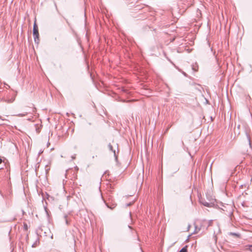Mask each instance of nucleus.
<instances>
[{
	"label": "nucleus",
	"instance_id": "f257e3e1",
	"mask_svg": "<svg viewBox=\"0 0 252 252\" xmlns=\"http://www.w3.org/2000/svg\"><path fill=\"white\" fill-rule=\"evenodd\" d=\"M220 209L228 217H231L233 214V207L230 204L222 205Z\"/></svg>",
	"mask_w": 252,
	"mask_h": 252
},
{
	"label": "nucleus",
	"instance_id": "f03ea898",
	"mask_svg": "<svg viewBox=\"0 0 252 252\" xmlns=\"http://www.w3.org/2000/svg\"><path fill=\"white\" fill-rule=\"evenodd\" d=\"M33 36L34 40L35 42L38 43L39 41V33H38V27L36 24L35 21L34 22V24H33Z\"/></svg>",
	"mask_w": 252,
	"mask_h": 252
},
{
	"label": "nucleus",
	"instance_id": "7ed1b4c3",
	"mask_svg": "<svg viewBox=\"0 0 252 252\" xmlns=\"http://www.w3.org/2000/svg\"><path fill=\"white\" fill-rule=\"evenodd\" d=\"M108 147L109 150L110 151H111L113 153L114 156L115 158V160L117 161L118 159V156L116 155V150L113 149V146L110 143H109L108 144Z\"/></svg>",
	"mask_w": 252,
	"mask_h": 252
},
{
	"label": "nucleus",
	"instance_id": "20e7f679",
	"mask_svg": "<svg viewBox=\"0 0 252 252\" xmlns=\"http://www.w3.org/2000/svg\"><path fill=\"white\" fill-rule=\"evenodd\" d=\"M229 235L231 236H233L238 238L240 237V235L239 233H235V232H230Z\"/></svg>",
	"mask_w": 252,
	"mask_h": 252
},
{
	"label": "nucleus",
	"instance_id": "39448f33",
	"mask_svg": "<svg viewBox=\"0 0 252 252\" xmlns=\"http://www.w3.org/2000/svg\"><path fill=\"white\" fill-rule=\"evenodd\" d=\"M179 252H188L187 246L184 247Z\"/></svg>",
	"mask_w": 252,
	"mask_h": 252
},
{
	"label": "nucleus",
	"instance_id": "423d86ee",
	"mask_svg": "<svg viewBox=\"0 0 252 252\" xmlns=\"http://www.w3.org/2000/svg\"><path fill=\"white\" fill-rule=\"evenodd\" d=\"M101 198H102V200H103L104 202L106 204V206H107V207H108V208H110L111 209H113V208L115 207V206H114L113 207H110V206L108 205V204L106 203V202H105V200L103 199V197L102 195V194H101Z\"/></svg>",
	"mask_w": 252,
	"mask_h": 252
},
{
	"label": "nucleus",
	"instance_id": "0eeeda50",
	"mask_svg": "<svg viewBox=\"0 0 252 252\" xmlns=\"http://www.w3.org/2000/svg\"><path fill=\"white\" fill-rule=\"evenodd\" d=\"M202 203L203 204V205L205 206H206V207H211V204L207 202H202Z\"/></svg>",
	"mask_w": 252,
	"mask_h": 252
},
{
	"label": "nucleus",
	"instance_id": "6e6552de",
	"mask_svg": "<svg viewBox=\"0 0 252 252\" xmlns=\"http://www.w3.org/2000/svg\"><path fill=\"white\" fill-rule=\"evenodd\" d=\"M247 140H248V142L249 145L250 147L251 148V143L250 138V136L247 134Z\"/></svg>",
	"mask_w": 252,
	"mask_h": 252
},
{
	"label": "nucleus",
	"instance_id": "1a4fd4ad",
	"mask_svg": "<svg viewBox=\"0 0 252 252\" xmlns=\"http://www.w3.org/2000/svg\"><path fill=\"white\" fill-rule=\"evenodd\" d=\"M200 230V228H198L196 226H195V230L193 233H197Z\"/></svg>",
	"mask_w": 252,
	"mask_h": 252
},
{
	"label": "nucleus",
	"instance_id": "9d476101",
	"mask_svg": "<svg viewBox=\"0 0 252 252\" xmlns=\"http://www.w3.org/2000/svg\"><path fill=\"white\" fill-rule=\"evenodd\" d=\"M64 219H65V223L67 224V225H68L69 224V222L68 221V220L67 219V216L66 215H65L64 217Z\"/></svg>",
	"mask_w": 252,
	"mask_h": 252
},
{
	"label": "nucleus",
	"instance_id": "9b49d317",
	"mask_svg": "<svg viewBox=\"0 0 252 252\" xmlns=\"http://www.w3.org/2000/svg\"><path fill=\"white\" fill-rule=\"evenodd\" d=\"M28 113V112H26L25 114H19L16 115V116H19V117H23V116L27 115Z\"/></svg>",
	"mask_w": 252,
	"mask_h": 252
},
{
	"label": "nucleus",
	"instance_id": "f8f14e48",
	"mask_svg": "<svg viewBox=\"0 0 252 252\" xmlns=\"http://www.w3.org/2000/svg\"><path fill=\"white\" fill-rule=\"evenodd\" d=\"M24 228L25 230H27L28 229V226L27 223H24Z\"/></svg>",
	"mask_w": 252,
	"mask_h": 252
},
{
	"label": "nucleus",
	"instance_id": "ddd939ff",
	"mask_svg": "<svg viewBox=\"0 0 252 252\" xmlns=\"http://www.w3.org/2000/svg\"><path fill=\"white\" fill-rule=\"evenodd\" d=\"M250 250L252 252V245H250L249 247Z\"/></svg>",
	"mask_w": 252,
	"mask_h": 252
},
{
	"label": "nucleus",
	"instance_id": "4468645a",
	"mask_svg": "<svg viewBox=\"0 0 252 252\" xmlns=\"http://www.w3.org/2000/svg\"><path fill=\"white\" fill-rule=\"evenodd\" d=\"M35 108H33L32 109V112H34L35 111Z\"/></svg>",
	"mask_w": 252,
	"mask_h": 252
},
{
	"label": "nucleus",
	"instance_id": "2eb2a0df",
	"mask_svg": "<svg viewBox=\"0 0 252 252\" xmlns=\"http://www.w3.org/2000/svg\"><path fill=\"white\" fill-rule=\"evenodd\" d=\"M131 204H132V203H129L128 204H127L126 206H129L131 205Z\"/></svg>",
	"mask_w": 252,
	"mask_h": 252
},
{
	"label": "nucleus",
	"instance_id": "dca6fc26",
	"mask_svg": "<svg viewBox=\"0 0 252 252\" xmlns=\"http://www.w3.org/2000/svg\"><path fill=\"white\" fill-rule=\"evenodd\" d=\"M45 211L46 212V213L48 214V211H47V209L46 208H45Z\"/></svg>",
	"mask_w": 252,
	"mask_h": 252
},
{
	"label": "nucleus",
	"instance_id": "f3484780",
	"mask_svg": "<svg viewBox=\"0 0 252 252\" xmlns=\"http://www.w3.org/2000/svg\"><path fill=\"white\" fill-rule=\"evenodd\" d=\"M2 160L0 158V164L2 162Z\"/></svg>",
	"mask_w": 252,
	"mask_h": 252
},
{
	"label": "nucleus",
	"instance_id": "a211bd4d",
	"mask_svg": "<svg viewBox=\"0 0 252 252\" xmlns=\"http://www.w3.org/2000/svg\"><path fill=\"white\" fill-rule=\"evenodd\" d=\"M128 227H129V228L131 229V227L130 226L128 225Z\"/></svg>",
	"mask_w": 252,
	"mask_h": 252
},
{
	"label": "nucleus",
	"instance_id": "6ab92c4d",
	"mask_svg": "<svg viewBox=\"0 0 252 252\" xmlns=\"http://www.w3.org/2000/svg\"><path fill=\"white\" fill-rule=\"evenodd\" d=\"M117 148H118V145L116 144Z\"/></svg>",
	"mask_w": 252,
	"mask_h": 252
}]
</instances>
